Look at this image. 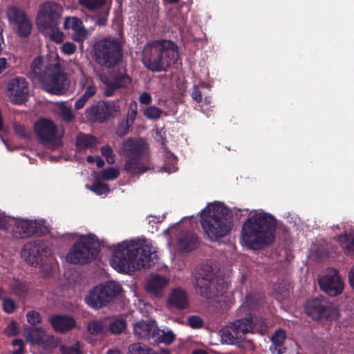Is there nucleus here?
<instances>
[{
    "instance_id": "1",
    "label": "nucleus",
    "mask_w": 354,
    "mask_h": 354,
    "mask_svg": "<svg viewBox=\"0 0 354 354\" xmlns=\"http://www.w3.org/2000/svg\"><path fill=\"white\" fill-rule=\"evenodd\" d=\"M157 254L152 247L140 240L124 241L115 248L111 265L120 272L135 271L155 265Z\"/></svg>"
},
{
    "instance_id": "2",
    "label": "nucleus",
    "mask_w": 354,
    "mask_h": 354,
    "mask_svg": "<svg viewBox=\"0 0 354 354\" xmlns=\"http://www.w3.org/2000/svg\"><path fill=\"white\" fill-rule=\"evenodd\" d=\"M276 219L264 212H256L243 224L241 236L245 245L259 250L274 241Z\"/></svg>"
},
{
    "instance_id": "3",
    "label": "nucleus",
    "mask_w": 354,
    "mask_h": 354,
    "mask_svg": "<svg viewBox=\"0 0 354 354\" xmlns=\"http://www.w3.org/2000/svg\"><path fill=\"white\" fill-rule=\"evenodd\" d=\"M200 223L207 238L217 241L230 234L233 227L231 209L223 203H209L201 212Z\"/></svg>"
},
{
    "instance_id": "4",
    "label": "nucleus",
    "mask_w": 354,
    "mask_h": 354,
    "mask_svg": "<svg viewBox=\"0 0 354 354\" xmlns=\"http://www.w3.org/2000/svg\"><path fill=\"white\" fill-rule=\"evenodd\" d=\"M178 57V48L169 39H156L147 42L142 51V62L152 72L167 71Z\"/></svg>"
},
{
    "instance_id": "5",
    "label": "nucleus",
    "mask_w": 354,
    "mask_h": 354,
    "mask_svg": "<svg viewBox=\"0 0 354 354\" xmlns=\"http://www.w3.org/2000/svg\"><path fill=\"white\" fill-rule=\"evenodd\" d=\"M125 158L124 170L132 177L152 169L147 144L141 139L129 138L122 144Z\"/></svg>"
},
{
    "instance_id": "6",
    "label": "nucleus",
    "mask_w": 354,
    "mask_h": 354,
    "mask_svg": "<svg viewBox=\"0 0 354 354\" xmlns=\"http://www.w3.org/2000/svg\"><path fill=\"white\" fill-rule=\"evenodd\" d=\"M267 332L266 319L248 313L245 317L231 322L223 332L222 338L229 344H235L243 340L247 333H259L263 335Z\"/></svg>"
},
{
    "instance_id": "7",
    "label": "nucleus",
    "mask_w": 354,
    "mask_h": 354,
    "mask_svg": "<svg viewBox=\"0 0 354 354\" xmlns=\"http://www.w3.org/2000/svg\"><path fill=\"white\" fill-rule=\"evenodd\" d=\"M194 286L201 297L214 299L225 292L228 285L222 274L211 266L203 265L195 276Z\"/></svg>"
},
{
    "instance_id": "8",
    "label": "nucleus",
    "mask_w": 354,
    "mask_h": 354,
    "mask_svg": "<svg viewBox=\"0 0 354 354\" xmlns=\"http://www.w3.org/2000/svg\"><path fill=\"white\" fill-rule=\"evenodd\" d=\"M95 62L106 68L117 66L122 59V46L116 37H108L98 39L93 46Z\"/></svg>"
},
{
    "instance_id": "9",
    "label": "nucleus",
    "mask_w": 354,
    "mask_h": 354,
    "mask_svg": "<svg viewBox=\"0 0 354 354\" xmlns=\"http://www.w3.org/2000/svg\"><path fill=\"white\" fill-rule=\"evenodd\" d=\"M100 252V242L93 234L82 235L68 252L66 261L73 264H86L95 260Z\"/></svg>"
},
{
    "instance_id": "10",
    "label": "nucleus",
    "mask_w": 354,
    "mask_h": 354,
    "mask_svg": "<svg viewBox=\"0 0 354 354\" xmlns=\"http://www.w3.org/2000/svg\"><path fill=\"white\" fill-rule=\"evenodd\" d=\"M122 290L121 286L113 281L93 288L86 297V303L93 309L106 306Z\"/></svg>"
},
{
    "instance_id": "11",
    "label": "nucleus",
    "mask_w": 354,
    "mask_h": 354,
    "mask_svg": "<svg viewBox=\"0 0 354 354\" xmlns=\"http://www.w3.org/2000/svg\"><path fill=\"white\" fill-rule=\"evenodd\" d=\"M304 310L308 316L317 321H332L339 315L335 305L324 296L308 299L304 304Z\"/></svg>"
},
{
    "instance_id": "12",
    "label": "nucleus",
    "mask_w": 354,
    "mask_h": 354,
    "mask_svg": "<svg viewBox=\"0 0 354 354\" xmlns=\"http://www.w3.org/2000/svg\"><path fill=\"white\" fill-rule=\"evenodd\" d=\"M118 103V100L98 101L86 108L85 117L91 122L103 123L120 112V107Z\"/></svg>"
},
{
    "instance_id": "13",
    "label": "nucleus",
    "mask_w": 354,
    "mask_h": 354,
    "mask_svg": "<svg viewBox=\"0 0 354 354\" xmlns=\"http://www.w3.org/2000/svg\"><path fill=\"white\" fill-rule=\"evenodd\" d=\"M63 11V7L55 1H48L41 4L37 18L39 28L59 26Z\"/></svg>"
},
{
    "instance_id": "14",
    "label": "nucleus",
    "mask_w": 354,
    "mask_h": 354,
    "mask_svg": "<svg viewBox=\"0 0 354 354\" xmlns=\"http://www.w3.org/2000/svg\"><path fill=\"white\" fill-rule=\"evenodd\" d=\"M67 75L63 71L59 62H55V65L48 73L46 77L41 82L44 89L49 93L62 95L67 89Z\"/></svg>"
},
{
    "instance_id": "15",
    "label": "nucleus",
    "mask_w": 354,
    "mask_h": 354,
    "mask_svg": "<svg viewBox=\"0 0 354 354\" xmlns=\"http://www.w3.org/2000/svg\"><path fill=\"white\" fill-rule=\"evenodd\" d=\"M322 291L330 297H337L342 293L344 283L338 270L328 268L318 279Z\"/></svg>"
},
{
    "instance_id": "16",
    "label": "nucleus",
    "mask_w": 354,
    "mask_h": 354,
    "mask_svg": "<svg viewBox=\"0 0 354 354\" xmlns=\"http://www.w3.org/2000/svg\"><path fill=\"white\" fill-rule=\"evenodd\" d=\"M9 20L15 24L16 33L20 37H28L32 31V24L23 10L12 7L8 11Z\"/></svg>"
},
{
    "instance_id": "17",
    "label": "nucleus",
    "mask_w": 354,
    "mask_h": 354,
    "mask_svg": "<svg viewBox=\"0 0 354 354\" xmlns=\"http://www.w3.org/2000/svg\"><path fill=\"white\" fill-rule=\"evenodd\" d=\"M59 62V57L52 59L50 56H38L33 59L30 64L28 75L33 80H38L40 83Z\"/></svg>"
},
{
    "instance_id": "18",
    "label": "nucleus",
    "mask_w": 354,
    "mask_h": 354,
    "mask_svg": "<svg viewBox=\"0 0 354 354\" xmlns=\"http://www.w3.org/2000/svg\"><path fill=\"white\" fill-rule=\"evenodd\" d=\"M8 95L15 104H21L27 101L29 92L28 83L22 77L10 80L7 85Z\"/></svg>"
},
{
    "instance_id": "19",
    "label": "nucleus",
    "mask_w": 354,
    "mask_h": 354,
    "mask_svg": "<svg viewBox=\"0 0 354 354\" xmlns=\"http://www.w3.org/2000/svg\"><path fill=\"white\" fill-rule=\"evenodd\" d=\"M35 131L42 144H54L57 137V127L50 120L41 118L35 124Z\"/></svg>"
},
{
    "instance_id": "20",
    "label": "nucleus",
    "mask_w": 354,
    "mask_h": 354,
    "mask_svg": "<svg viewBox=\"0 0 354 354\" xmlns=\"http://www.w3.org/2000/svg\"><path fill=\"white\" fill-rule=\"evenodd\" d=\"M24 334L27 341L44 349L49 348L53 341V337L47 336L45 330L40 326H30L25 330Z\"/></svg>"
},
{
    "instance_id": "21",
    "label": "nucleus",
    "mask_w": 354,
    "mask_h": 354,
    "mask_svg": "<svg viewBox=\"0 0 354 354\" xmlns=\"http://www.w3.org/2000/svg\"><path fill=\"white\" fill-rule=\"evenodd\" d=\"M46 252V248L40 246L39 240L25 244L22 250V255L28 263L32 266H40L43 263V253Z\"/></svg>"
},
{
    "instance_id": "22",
    "label": "nucleus",
    "mask_w": 354,
    "mask_h": 354,
    "mask_svg": "<svg viewBox=\"0 0 354 354\" xmlns=\"http://www.w3.org/2000/svg\"><path fill=\"white\" fill-rule=\"evenodd\" d=\"M13 232L16 238L26 239L31 236H39L41 230L35 221L20 219L15 222Z\"/></svg>"
},
{
    "instance_id": "23",
    "label": "nucleus",
    "mask_w": 354,
    "mask_h": 354,
    "mask_svg": "<svg viewBox=\"0 0 354 354\" xmlns=\"http://www.w3.org/2000/svg\"><path fill=\"white\" fill-rule=\"evenodd\" d=\"M50 323L56 332L65 333L76 326L75 319L66 315H55L50 317Z\"/></svg>"
},
{
    "instance_id": "24",
    "label": "nucleus",
    "mask_w": 354,
    "mask_h": 354,
    "mask_svg": "<svg viewBox=\"0 0 354 354\" xmlns=\"http://www.w3.org/2000/svg\"><path fill=\"white\" fill-rule=\"evenodd\" d=\"M167 304L175 309L183 310L189 306V297L181 288H174L167 299Z\"/></svg>"
},
{
    "instance_id": "25",
    "label": "nucleus",
    "mask_w": 354,
    "mask_h": 354,
    "mask_svg": "<svg viewBox=\"0 0 354 354\" xmlns=\"http://www.w3.org/2000/svg\"><path fill=\"white\" fill-rule=\"evenodd\" d=\"M199 244L198 236L189 231L180 234L177 245L178 249L184 252H189L196 249Z\"/></svg>"
},
{
    "instance_id": "26",
    "label": "nucleus",
    "mask_w": 354,
    "mask_h": 354,
    "mask_svg": "<svg viewBox=\"0 0 354 354\" xmlns=\"http://www.w3.org/2000/svg\"><path fill=\"white\" fill-rule=\"evenodd\" d=\"M157 328L155 321L141 320L134 324L133 330L140 339H152V335H154Z\"/></svg>"
},
{
    "instance_id": "27",
    "label": "nucleus",
    "mask_w": 354,
    "mask_h": 354,
    "mask_svg": "<svg viewBox=\"0 0 354 354\" xmlns=\"http://www.w3.org/2000/svg\"><path fill=\"white\" fill-rule=\"evenodd\" d=\"M286 339V332L284 329L279 328L274 331L270 337L272 344L270 351L272 354H283L286 348L284 346Z\"/></svg>"
},
{
    "instance_id": "28",
    "label": "nucleus",
    "mask_w": 354,
    "mask_h": 354,
    "mask_svg": "<svg viewBox=\"0 0 354 354\" xmlns=\"http://www.w3.org/2000/svg\"><path fill=\"white\" fill-rule=\"evenodd\" d=\"M169 280L165 276L156 274L152 276L147 286V290L156 296H161L162 289L167 286Z\"/></svg>"
},
{
    "instance_id": "29",
    "label": "nucleus",
    "mask_w": 354,
    "mask_h": 354,
    "mask_svg": "<svg viewBox=\"0 0 354 354\" xmlns=\"http://www.w3.org/2000/svg\"><path fill=\"white\" fill-rule=\"evenodd\" d=\"M131 82V78L126 74L125 71H115L113 73L112 80L106 84L113 89L124 88L127 86Z\"/></svg>"
},
{
    "instance_id": "30",
    "label": "nucleus",
    "mask_w": 354,
    "mask_h": 354,
    "mask_svg": "<svg viewBox=\"0 0 354 354\" xmlns=\"http://www.w3.org/2000/svg\"><path fill=\"white\" fill-rule=\"evenodd\" d=\"M11 292L18 298H24L28 293L29 286L27 282L13 278L10 285Z\"/></svg>"
},
{
    "instance_id": "31",
    "label": "nucleus",
    "mask_w": 354,
    "mask_h": 354,
    "mask_svg": "<svg viewBox=\"0 0 354 354\" xmlns=\"http://www.w3.org/2000/svg\"><path fill=\"white\" fill-rule=\"evenodd\" d=\"M41 32L57 44L62 43L64 40V33L59 30V26H49L48 28H39Z\"/></svg>"
},
{
    "instance_id": "32",
    "label": "nucleus",
    "mask_w": 354,
    "mask_h": 354,
    "mask_svg": "<svg viewBox=\"0 0 354 354\" xmlns=\"http://www.w3.org/2000/svg\"><path fill=\"white\" fill-rule=\"evenodd\" d=\"M107 0H78L80 6L89 12L100 11L104 8Z\"/></svg>"
},
{
    "instance_id": "33",
    "label": "nucleus",
    "mask_w": 354,
    "mask_h": 354,
    "mask_svg": "<svg viewBox=\"0 0 354 354\" xmlns=\"http://www.w3.org/2000/svg\"><path fill=\"white\" fill-rule=\"evenodd\" d=\"M154 335H152V339L156 342H161L165 344H170L173 342L175 335L172 331L165 332L157 328Z\"/></svg>"
},
{
    "instance_id": "34",
    "label": "nucleus",
    "mask_w": 354,
    "mask_h": 354,
    "mask_svg": "<svg viewBox=\"0 0 354 354\" xmlns=\"http://www.w3.org/2000/svg\"><path fill=\"white\" fill-rule=\"evenodd\" d=\"M96 138L84 133H80L77 138L76 145L79 148H94L96 147Z\"/></svg>"
},
{
    "instance_id": "35",
    "label": "nucleus",
    "mask_w": 354,
    "mask_h": 354,
    "mask_svg": "<svg viewBox=\"0 0 354 354\" xmlns=\"http://www.w3.org/2000/svg\"><path fill=\"white\" fill-rule=\"evenodd\" d=\"M339 242L348 255L354 254V233L345 234L339 237Z\"/></svg>"
},
{
    "instance_id": "36",
    "label": "nucleus",
    "mask_w": 354,
    "mask_h": 354,
    "mask_svg": "<svg viewBox=\"0 0 354 354\" xmlns=\"http://www.w3.org/2000/svg\"><path fill=\"white\" fill-rule=\"evenodd\" d=\"M84 26L82 21L77 17H67L64 19V28L71 29L73 32Z\"/></svg>"
},
{
    "instance_id": "37",
    "label": "nucleus",
    "mask_w": 354,
    "mask_h": 354,
    "mask_svg": "<svg viewBox=\"0 0 354 354\" xmlns=\"http://www.w3.org/2000/svg\"><path fill=\"white\" fill-rule=\"evenodd\" d=\"M163 111L156 106H147L143 111V115L149 120H157L161 117Z\"/></svg>"
},
{
    "instance_id": "38",
    "label": "nucleus",
    "mask_w": 354,
    "mask_h": 354,
    "mask_svg": "<svg viewBox=\"0 0 354 354\" xmlns=\"http://www.w3.org/2000/svg\"><path fill=\"white\" fill-rule=\"evenodd\" d=\"M129 354H153V350L145 344L136 343L130 346Z\"/></svg>"
},
{
    "instance_id": "39",
    "label": "nucleus",
    "mask_w": 354,
    "mask_h": 354,
    "mask_svg": "<svg viewBox=\"0 0 354 354\" xmlns=\"http://www.w3.org/2000/svg\"><path fill=\"white\" fill-rule=\"evenodd\" d=\"M89 189L97 195L107 194L110 192L107 184L98 180H95Z\"/></svg>"
},
{
    "instance_id": "40",
    "label": "nucleus",
    "mask_w": 354,
    "mask_h": 354,
    "mask_svg": "<svg viewBox=\"0 0 354 354\" xmlns=\"http://www.w3.org/2000/svg\"><path fill=\"white\" fill-rule=\"evenodd\" d=\"M119 174L120 173L118 169L108 167L101 171L100 178L104 180H111L117 178Z\"/></svg>"
},
{
    "instance_id": "41",
    "label": "nucleus",
    "mask_w": 354,
    "mask_h": 354,
    "mask_svg": "<svg viewBox=\"0 0 354 354\" xmlns=\"http://www.w3.org/2000/svg\"><path fill=\"white\" fill-rule=\"evenodd\" d=\"M127 323L124 319H118L110 324L109 330L113 334H120L125 329Z\"/></svg>"
},
{
    "instance_id": "42",
    "label": "nucleus",
    "mask_w": 354,
    "mask_h": 354,
    "mask_svg": "<svg viewBox=\"0 0 354 354\" xmlns=\"http://www.w3.org/2000/svg\"><path fill=\"white\" fill-rule=\"evenodd\" d=\"M138 113V104L134 100L131 101L129 105V109L127 114L126 120L130 124H133Z\"/></svg>"
},
{
    "instance_id": "43",
    "label": "nucleus",
    "mask_w": 354,
    "mask_h": 354,
    "mask_svg": "<svg viewBox=\"0 0 354 354\" xmlns=\"http://www.w3.org/2000/svg\"><path fill=\"white\" fill-rule=\"evenodd\" d=\"M87 330L91 335H98L103 330V323L100 320H93L88 324Z\"/></svg>"
},
{
    "instance_id": "44",
    "label": "nucleus",
    "mask_w": 354,
    "mask_h": 354,
    "mask_svg": "<svg viewBox=\"0 0 354 354\" xmlns=\"http://www.w3.org/2000/svg\"><path fill=\"white\" fill-rule=\"evenodd\" d=\"M15 133L21 138H30L31 132L24 125L15 122L13 124Z\"/></svg>"
},
{
    "instance_id": "45",
    "label": "nucleus",
    "mask_w": 354,
    "mask_h": 354,
    "mask_svg": "<svg viewBox=\"0 0 354 354\" xmlns=\"http://www.w3.org/2000/svg\"><path fill=\"white\" fill-rule=\"evenodd\" d=\"M88 37V30L84 26L73 32L72 39L77 42H83Z\"/></svg>"
},
{
    "instance_id": "46",
    "label": "nucleus",
    "mask_w": 354,
    "mask_h": 354,
    "mask_svg": "<svg viewBox=\"0 0 354 354\" xmlns=\"http://www.w3.org/2000/svg\"><path fill=\"white\" fill-rule=\"evenodd\" d=\"M188 325L193 329H199L203 326L204 322L203 319L198 315H192L188 317Z\"/></svg>"
},
{
    "instance_id": "47",
    "label": "nucleus",
    "mask_w": 354,
    "mask_h": 354,
    "mask_svg": "<svg viewBox=\"0 0 354 354\" xmlns=\"http://www.w3.org/2000/svg\"><path fill=\"white\" fill-rule=\"evenodd\" d=\"M59 116L66 122H71L74 118V115L71 108L63 105L60 107Z\"/></svg>"
},
{
    "instance_id": "48",
    "label": "nucleus",
    "mask_w": 354,
    "mask_h": 354,
    "mask_svg": "<svg viewBox=\"0 0 354 354\" xmlns=\"http://www.w3.org/2000/svg\"><path fill=\"white\" fill-rule=\"evenodd\" d=\"M2 300V306L3 310L8 314L12 313L17 307L14 300L8 297H3Z\"/></svg>"
},
{
    "instance_id": "49",
    "label": "nucleus",
    "mask_w": 354,
    "mask_h": 354,
    "mask_svg": "<svg viewBox=\"0 0 354 354\" xmlns=\"http://www.w3.org/2000/svg\"><path fill=\"white\" fill-rule=\"evenodd\" d=\"M26 318L28 322L32 325V326H35V325L40 323L41 321L40 314L35 310L28 311L26 314Z\"/></svg>"
},
{
    "instance_id": "50",
    "label": "nucleus",
    "mask_w": 354,
    "mask_h": 354,
    "mask_svg": "<svg viewBox=\"0 0 354 354\" xmlns=\"http://www.w3.org/2000/svg\"><path fill=\"white\" fill-rule=\"evenodd\" d=\"M62 354H83L80 348V343L77 342L73 346H62Z\"/></svg>"
},
{
    "instance_id": "51",
    "label": "nucleus",
    "mask_w": 354,
    "mask_h": 354,
    "mask_svg": "<svg viewBox=\"0 0 354 354\" xmlns=\"http://www.w3.org/2000/svg\"><path fill=\"white\" fill-rule=\"evenodd\" d=\"M132 124H130L126 120L120 122L116 130L117 135L121 137L127 135L129 131L130 127Z\"/></svg>"
},
{
    "instance_id": "52",
    "label": "nucleus",
    "mask_w": 354,
    "mask_h": 354,
    "mask_svg": "<svg viewBox=\"0 0 354 354\" xmlns=\"http://www.w3.org/2000/svg\"><path fill=\"white\" fill-rule=\"evenodd\" d=\"M4 333L9 336H15L19 333V329L16 321L12 320L4 329Z\"/></svg>"
},
{
    "instance_id": "53",
    "label": "nucleus",
    "mask_w": 354,
    "mask_h": 354,
    "mask_svg": "<svg viewBox=\"0 0 354 354\" xmlns=\"http://www.w3.org/2000/svg\"><path fill=\"white\" fill-rule=\"evenodd\" d=\"M109 14V9L104 8L102 10H100V12L99 15L97 16L96 24L100 26H105L107 22Z\"/></svg>"
},
{
    "instance_id": "54",
    "label": "nucleus",
    "mask_w": 354,
    "mask_h": 354,
    "mask_svg": "<svg viewBox=\"0 0 354 354\" xmlns=\"http://www.w3.org/2000/svg\"><path fill=\"white\" fill-rule=\"evenodd\" d=\"M191 97L197 103H201L203 101L202 93L199 89V86L194 85L191 89Z\"/></svg>"
},
{
    "instance_id": "55",
    "label": "nucleus",
    "mask_w": 354,
    "mask_h": 354,
    "mask_svg": "<svg viewBox=\"0 0 354 354\" xmlns=\"http://www.w3.org/2000/svg\"><path fill=\"white\" fill-rule=\"evenodd\" d=\"M76 46L73 42H65L62 44L61 49L65 55H71L76 51Z\"/></svg>"
},
{
    "instance_id": "56",
    "label": "nucleus",
    "mask_w": 354,
    "mask_h": 354,
    "mask_svg": "<svg viewBox=\"0 0 354 354\" xmlns=\"http://www.w3.org/2000/svg\"><path fill=\"white\" fill-rule=\"evenodd\" d=\"M139 102L142 104L149 105L152 102V97L148 92H143L140 95Z\"/></svg>"
},
{
    "instance_id": "57",
    "label": "nucleus",
    "mask_w": 354,
    "mask_h": 354,
    "mask_svg": "<svg viewBox=\"0 0 354 354\" xmlns=\"http://www.w3.org/2000/svg\"><path fill=\"white\" fill-rule=\"evenodd\" d=\"M101 153L103 156L106 157L108 162H109V159L113 158V150H112L111 147H109V145H104V146L102 147H101Z\"/></svg>"
},
{
    "instance_id": "58",
    "label": "nucleus",
    "mask_w": 354,
    "mask_h": 354,
    "mask_svg": "<svg viewBox=\"0 0 354 354\" xmlns=\"http://www.w3.org/2000/svg\"><path fill=\"white\" fill-rule=\"evenodd\" d=\"M9 227L8 218L2 214H0V230H7Z\"/></svg>"
},
{
    "instance_id": "59",
    "label": "nucleus",
    "mask_w": 354,
    "mask_h": 354,
    "mask_svg": "<svg viewBox=\"0 0 354 354\" xmlns=\"http://www.w3.org/2000/svg\"><path fill=\"white\" fill-rule=\"evenodd\" d=\"M87 101L84 100V98L82 97L81 96L76 100L74 107L76 110H79L82 109L84 105L86 104Z\"/></svg>"
},
{
    "instance_id": "60",
    "label": "nucleus",
    "mask_w": 354,
    "mask_h": 354,
    "mask_svg": "<svg viewBox=\"0 0 354 354\" xmlns=\"http://www.w3.org/2000/svg\"><path fill=\"white\" fill-rule=\"evenodd\" d=\"M96 91H97V89H96L95 86L93 84H90V85H88L85 88L84 93H87L89 95H91V97H93L96 93Z\"/></svg>"
},
{
    "instance_id": "61",
    "label": "nucleus",
    "mask_w": 354,
    "mask_h": 354,
    "mask_svg": "<svg viewBox=\"0 0 354 354\" xmlns=\"http://www.w3.org/2000/svg\"><path fill=\"white\" fill-rule=\"evenodd\" d=\"M348 281L350 286L354 289V266L352 267L349 272Z\"/></svg>"
},
{
    "instance_id": "62",
    "label": "nucleus",
    "mask_w": 354,
    "mask_h": 354,
    "mask_svg": "<svg viewBox=\"0 0 354 354\" xmlns=\"http://www.w3.org/2000/svg\"><path fill=\"white\" fill-rule=\"evenodd\" d=\"M7 65V60L6 58H0V74H1L6 69Z\"/></svg>"
},
{
    "instance_id": "63",
    "label": "nucleus",
    "mask_w": 354,
    "mask_h": 354,
    "mask_svg": "<svg viewBox=\"0 0 354 354\" xmlns=\"http://www.w3.org/2000/svg\"><path fill=\"white\" fill-rule=\"evenodd\" d=\"M95 161L98 168H102L104 165V160L100 156L96 157Z\"/></svg>"
},
{
    "instance_id": "64",
    "label": "nucleus",
    "mask_w": 354,
    "mask_h": 354,
    "mask_svg": "<svg viewBox=\"0 0 354 354\" xmlns=\"http://www.w3.org/2000/svg\"><path fill=\"white\" fill-rule=\"evenodd\" d=\"M12 345L13 346H23L24 342L21 339H15L12 341Z\"/></svg>"
}]
</instances>
